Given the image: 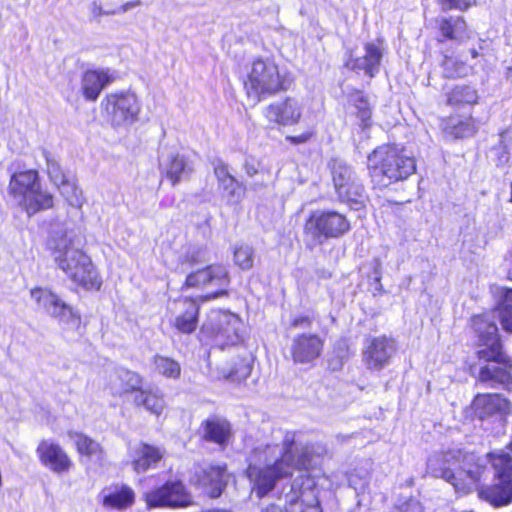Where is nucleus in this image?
<instances>
[{"instance_id": "f257e3e1", "label": "nucleus", "mask_w": 512, "mask_h": 512, "mask_svg": "<svg viewBox=\"0 0 512 512\" xmlns=\"http://www.w3.org/2000/svg\"><path fill=\"white\" fill-rule=\"evenodd\" d=\"M274 441L258 443L248 455L247 475L255 482L257 494L263 497L274 489L277 481L293 471L313 469L327 453L320 442H304L296 431H280Z\"/></svg>"}, {"instance_id": "f03ea898", "label": "nucleus", "mask_w": 512, "mask_h": 512, "mask_svg": "<svg viewBox=\"0 0 512 512\" xmlns=\"http://www.w3.org/2000/svg\"><path fill=\"white\" fill-rule=\"evenodd\" d=\"M500 318L503 328L512 332V289L508 290L497 312L475 316L472 320L478 337L477 361L470 371L479 382L490 387L507 386L511 383L512 361L504 352L496 319Z\"/></svg>"}, {"instance_id": "7ed1b4c3", "label": "nucleus", "mask_w": 512, "mask_h": 512, "mask_svg": "<svg viewBox=\"0 0 512 512\" xmlns=\"http://www.w3.org/2000/svg\"><path fill=\"white\" fill-rule=\"evenodd\" d=\"M70 223L54 222L51 224L48 245L53 251V258L66 276L85 289H99L101 280L91 259L82 250L74 248V233Z\"/></svg>"}, {"instance_id": "20e7f679", "label": "nucleus", "mask_w": 512, "mask_h": 512, "mask_svg": "<svg viewBox=\"0 0 512 512\" xmlns=\"http://www.w3.org/2000/svg\"><path fill=\"white\" fill-rule=\"evenodd\" d=\"M426 470L432 477L452 485L456 492L467 494L480 482L486 467L475 454L450 448L431 455Z\"/></svg>"}, {"instance_id": "39448f33", "label": "nucleus", "mask_w": 512, "mask_h": 512, "mask_svg": "<svg viewBox=\"0 0 512 512\" xmlns=\"http://www.w3.org/2000/svg\"><path fill=\"white\" fill-rule=\"evenodd\" d=\"M367 168L374 186L385 188L412 175L416 171V163L403 150L382 145L368 155Z\"/></svg>"}, {"instance_id": "423d86ee", "label": "nucleus", "mask_w": 512, "mask_h": 512, "mask_svg": "<svg viewBox=\"0 0 512 512\" xmlns=\"http://www.w3.org/2000/svg\"><path fill=\"white\" fill-rule=\"evenodd\" d=\"M493 471L494 484L481 491V494L494 506H504L512 502V456L504 451L487 454Z\"/></svg>"}, {"instance_id": "0eeeda50", "label": "nucleus", "mask_w": 512, "mask_h": 512, "mask_svg": "<svg viewBox=\"0 0 512 512\" xmlns=\"http://www.w3.org/2000/svg\"><path fill=\"white\" fill-rule=\"evenodd\" d=\"M332 181L339 200L353 210L364 207L366 191L354 169L344 160L334 158L329 162Z\"/></svg>"}, {"instance_id": "6e6552de", "label": "nucleus", "mask_w": 512, "mask_h": 512, "mask_svg": "<svg viewBox=\"0 0 512 512\" xmlns=\"http://www.w3.org/2000/svg\"><path fill=\"white\" fill-rule=\"evenodd\" d=\"M290 84L291 81L288 78L280 75L278 67L274 62L258 59L252 64L245 86L248 94L260 97L287 90Z\"/></svg>"}, {"instance_id": "1a4fd4ad", "label": "nucleus", "mask_w": 512, "mask_h": 512, "mask_svg": "<svg viewBox=\"0 0 512 512\" xmlns=\"http://www.w3.org/2000/svg\"><path fill=\"white\" fill-rule=\"evenodd\" d=\"M351 229L344 214L335 210H316L307 219L304 231L314 244H322L330 238H339Z\"/></svg>"}, {"instance_id": "9d476101", "label": "nucleus", "mask_w": 512, "mask_h": 512, "mask_svg": "<svg viewBox=\"0 0 512 512\" xmlns=\"http://www.w3.org/2000/svg\"><path fill=\"white\" fill-rule=\"evenodd\" d=\"M242 328L243 323L237 315L222 310H211L201 331L223 348L242 340Z\"/></svg>"}, {"instance_id": "9b49d317", "label": "nucleus", "mask_w": 512, "mask_h": 512, "mask_svg": "<svg viewBox=\"0 0 512 512\" xmlns=\"http://www.w3.org/2000/svg\"><path fill=\"white\" fill-rule=\"evenodd\" d=\"M102 105L113 127L128 126L138 120L141 103L130 91L108 94Z\"/></svg>"}, {"instance_id": "f8f14e48", "label": "nucleus", "mask_w": 512, "mask_h": 512, "mask_svg": "<svg viewBox=\"0 0 512 512\" xmlns=\"http://www.w3.org/2000/svg\"><path fill=\"white\" fill-rule=\"evenodd\" d=\"M144 498L148 509L185 507L191 503L185 486L180 481H168L145 493Z\"/></svg>"}, {"instance_id": "ddd939ff", "label": "nucleus", "mask_w": 512, "mask_h": 512, "mask_svg": "<svg viewBox=\"0 0 512 512\" xmlns=\"http://www.w3.org/2000/svg\"><path fill=\"white\" fill-rule=\"evenodd\" d=\"M396 349V342L391 337H371L365 343L363 362L368 369L380 371L390 364Z\"/></svg>"}, {"instance_id": "4468645a", "label": "nucleus", "mask_w": 512, "mask_h": 512, "mask_svg": "<svg viewBox=\"0 0 512 512\" xmlns=\"http://www.w3.org/2000/svg\"><path fill=\"white\" fill-rule=\"evenodd\" d=\"M510 408V401L498 393H478L471 403L473 415L480 420H501Z\"/></svg>"}, {"instance_id": "2eb2a0df", "label": "nucleus", "mask_w": 512, "mask_h": 512, "mask_svg": "<svg viewBox=\"0 0 512 512\" xmlns=\"http://www.w3.org/2000/svg\"><path fill=\"white\" fill-rule=\"evenodd\" d=\"M185 284L187 287L218 286L222 289L207 298H217L227 294L226 287L229 284V274L222 265H209L187 275Z\"/></svg>"}, {"instance_id": "dca6fc26", "label": "nucleus", "mask_w": 512, "mask_h": 512, "mask_svg": "<svg viewBox=\"0 0 512 512\" xmlns=\"http://www.w3.org/2000/svg\"><path fill=\"white\" fill-rule=\"evenodd\" d=\"M364 55L359 57H350L346 62V67L353 71H363L369 78L374 77L380 70L381 61L384 52V42L382 39L367 42L364 45Z\"/></svg>"}, {"instance_id": "f3484780", "label": "nucleus", "mask_w": 512, "mask_h": 512, "mask_svg": "<svg viewBox=\"0 0 512 512\" xmlns=\"http://www.w3.org/2000/svg\"><path fill=\"white\" fill-rule=\"evenodd\" d=\"M263 114L269 122L282 126H291L299 122L302 115V107L296 99L287 97L283 101L271 103L265 107Z\"/></svg>"}, {"instance_id": "a211bd4d", "label": "nucleus", "mask_w": 512, "mask_h": 512, "mask_svg": "<svg viewBox=\"0 0 512 512\" xmlns=\"http://www.w3.org/2000/svg\"><path fill=\"white\" fill-rule=\"evenodd\" d=\"M324 341L317 334H300L293 338L290 353L294 363L309 364L323 350Z\"/></svg>"}, {"instance_id": "6ab92c4d", "label": "nucleus", "mask_w": 512, "mask_h": 512, "mask_svg": "<svg viewBox=\"0 0 512 512\" xmlns=\"http://www.w3.org/2000/svg\"><path fill=\"white\" fill-rule=\"evenodd\" d=\"M36 452L40 462L55 473L67 472L72 462L60 445L50 441L42 440Z\"/></svg>"}, {"instance_id": "aec40b11", "label": "nucleus", "mask_w": 512, "mask_h": 512, "mask_svg": "<svg viewBox=\"0 0 512 512\" xmlns=\"http://www.w3.org/2000/svg\"><path fill=\"white\" fill-rule=\"evenodd\" d=\"M31 297L40 309H43L55 318H69L74 315L72 307L67 305L56 294L48 289H32Z\"/></svg>"}, {"instance_id": "412c9836", "label": "nucleus", "mask_w": 512, "mask_h": 512, "mask_svg": "<svg viewBox=\"0 0 512 512\" xmlns=\"http://www.w3.org/2000/svg\"><path fill=\"white\" fill-rule=\"evenodd\" d=\"M163 456V449L144 442H139L130 448L132 467L137 473H143L149 469L156 468Z\"/></svg>"}, {"instance_id": "4be33fe9", "label": "nucleus", "mask_w": 512, "mask_h": 512, "mask_svg": "<svg viewBox=\"0 0 512 512\" xmlns=\"http://www.w3.org/2000/svg\"><path fill=\"white\" fill-rule=\"evenodd\" d=\"M142 377L123 367L115 368L109 375L108 386L113 395L121 396L141 389Z\"/></svg>"}, {"instance_id": "5701e85b", "label": "nucleus", "mask_w": 512, "mask_h": 512, "mask_svg": "<svg viewBox=\"0 0 512 512\" xmlns=\"http://www.w3.org/2000/svg\"><path fill=\"white\" fill-rule=\"evenodd\" d=\"M229 473L225 465H211L202 470L199 482L211 498L221 496L229 481Z\"/></svg>"}, {"instance_id": "b1692460", "label": "nucleus", "mask_w": 512, "mask_h": 512, "mask_svg": "<svg viewBox=\"0 0 512 512\" xmlns=\"http://www.w3.org/2000/svg\"><path fill=\"white\" fill-rule=\"evenodd\" d=\"M102 505L108 509L124 510L132 506L135 501V493L131 487L125 484H115L105 487L101 491Z\"/></svg>"}, {"instance_id": "393cba45", "label": "nucleus", "mask_w": 512, "mask_h": 512, "mask_svg": "<svg viewBox=\"0 0 512 512\" xmlns=\"http://www.w3.org/2000/svg\"><path fill=\"white\" fill-rule=\"evenodd\" d=\"M114 81L109 70H87L82 77L81 88L87 100L95 101L101 91Z\"/></svg>"}, {"instance_id": "a878e982", "label": "nucleus", "mask_w": 512, "mask_h": 512, "mask_svg": "<svg viewBox=\"0 0 512 512\" xmlns=\"http://www.w3.org/2000/svg\"><path fill=\"white\" fill-rule=\"evenodd\" d=\"M202 438L207 442H213L221 447L227 445L231 436L230 423L217 416L206 419L202 425Z\"/></svg>"}, {"instance_id": "bb28decb", "label": "nucleus", "mask_w": 512, "mask_h": 512, "mask_svg": "<svg viewBox=\"0 0 512 512\" xmlns=\"http://www.w3.org/2000/svg\"><path fill=\"white\" fill-rule=\"evenodd\" d=\"M302 491L299 489L297 480H295L289 493H286L282 498L280 497L279 502H283L285 512H322L319 500L314 496L311 500L301 499Z\"/></svg>"}, {"instance_id": "cd10ccee", "label": "nucleus", "mask_w": 512, "mask_h": 512, "mask_svg": "<svg viewBox=\"0 0 512 512\" xmlns=\"http://www.w3.org/2000/svg\"><path fill=\"white\" fill-rule=\"evenodd\" d=\"M167 179L172 185L187 179L193 172L192 163L184 156L178 153L171 154L161 163Z\"/></svg>"}, {"instance_id": "c85d7f7f", "label": "nucleus", "mask_w": 512, "mask_h": 512, "mask_svg": "<svg viewBox=\"0 0 512 512\" xmlns=\"http://www.w3.org/2000/svg\"><path fill=\"white\" fill-rule=\"evenodd\" d=\"M182 311L175 317L173 326L184 334H191L198 326L199 305L195 300L185 298L179 302Z\"/></svg>"}, {"instance_id": "c756f323", "label": "nucleus", "mask_w": 512, "mask_h": 512, "mask_svg": "<svg viewBox=\"0 0 512 512\" xmlns=\"http://www.w3.org/2000/svg\"><path fill=\"white\" fill-rule=\"evenodd\" d=\"M38 173L35 170L15 172L11 175L9 182V193L18 201L39 187Z\"/></svg>"}, {"instance_id": "7c9ffc66", "label": "nucleus", "mask_w": 512, "mask_h": 512, "mask_svg": "<svg viewBox=\"0 0 512 512\" xmlns=\"http://www.w3.org/2000/svg\"><path fill=\"white\" fill-rule=\"evenodd\" d=\"M19 205L26 211L28 216H32L37 212L49 209L53 206V196L41 190L40 186L18 201Z\"/></svg>"}, {"instance_id": "2f4dec72", "label": "nucleus", "mask_w": 512, "mask_h": 512, "mask_svg": "<svg viewBox=\"0 0 512 512\" xmlns=\"http://www.w3.org/2000/svg\"><path fill=\"white\" fill-rule=\"evenodd\" d=\"M436 23L445 39L463 41L467 38V27L463 17H439Z\"/></svg>"}, {"instance_id": "473e14b6", "label": "nucleus", "mask_w": 512, "mask_h": 512, "mask_svg": "<svg viewBox=\"0 0 512 512\" xmlns=\"http://www.w3.org/2000/svg\"><path fill=\"white\" fill-rule=\"evenodd\" d=\"M134 404L138 407H144L147 411L159 415L164 409L165 402L157 392L142 388L134 395Z\"/></svg>"}, {"instance_id": "72a5a7b5", "label": "nucleus", "mask_w": 512, "mask_h": 512, "mask_svg": "<svg viewBox=\"0 0 512 512\" xmlns=\"http://www.w3.org/2000/svg\"><path fill=\"white\" fill-rule=\"evenodd\" d=\"M448 104L453 106L473 105L478 101L477 90L468 85L456 86L448 95Z\"/></svg>"}, {"instance_id": "f704fd0d", "label": "nucleus", "mask_w": 512, "mask_h": 512, "mask_svg": "<svg viewBox=\"0 0 512 512\" xmlns=\"http://www.w3.org/2000/svg\"><path fill=\"white\" fill-rule=\"evenodd\" d=\"M350 357L349 347L345 342H337L333 350L329 353L327 358V366L330 371L337 372L342 370L344 364Z\"/></svg>"}, {"instance_id": "c9c22d12", "label": "nucleus", "mask_w": 512, "mask_h": 512, "mask_svg": "<svg viewBox=\"0 0 512 512\" xmlns=\"http://www.w3.org/2000/svg\"><path fill=\"white\" fill-rule=\"evenodd\" d=\"M155 370L167 378L177 379L181 373L180 364L172 358L156 355L153 360Z\"/></svg>"}, {"instance_id": "e433bc0d", "label": "nucleus", "mask_w": 512, "mask_h": 512, "mask_svg": "<svg viewBox=\"0 0 512 512\" xmlns=\"http://www.w3.org/2000/svg\"><path fill=\"white\" fill-rule=\"evenodd\" d=\"M442 67L446 78L465 77L470 71V67L466 63L447 55L444 56Z\"/></svg>"}, {"instance_id": "4c0bfd02", "label": "nucleus", "mask_w": 512, "mask_h": 512, "mask_svg": "<svg viewBox=\"0 0 512 512\" xmlns=\"http://www.w3.org/2000/svg\"><path fill=\"white\" fill-rule=\"evenodd\" d=\"M56 186L72 207L80 208L83 205L84 199L82 191L76 186L74 182L66 179L64 183L58 184Z\"/></svg>"}, {"instance_id": "58836bf2", "label": "nucleus", "mask_w": 512, "mask_h": 512, "mask_svg": "<svg viewBox=\"0 0 512 512\" xmlns=\"http://www.w3.org/2000/svg\"><path fill=\"white\" fill-rule=\"evenodd\" d=\"M43 155L47 164V173L49 175L50 180L55 184L64 183L67 179L64 172L61 169L58 161L50 155L46 150L43 151Z\"/></svg>"}, {"instance_id": "ea45409f", "label": "nucleus", "mask_w": 512, "mask_h": 512, "mask_svg": "<svg viewBox=\"0 0 512 512\" xmlns=\"http://www.w3.org/2000/svg\"><path fill=\"white\" fill-rule=\"evenodd\" d=\"M234 261L243 270L253 267V249L248 245H241L234 251Z\"/></svg>"}, {"instance_id": "a19ab883", "label": "nucleus", "mask_w": 512, "mask_h": 512, "mask_svg": "<svg viewBox=\"0 0 512 512\" xmlns=\"http://www.w3.org/2000/svg\"><path fill=\"white\" fill-rule=\"evenodd\" d=\"M74 435L75 443L79 453L91 456L99 451L100 446L96 441L92 440L84 434L75 433Z\"/></svg>"}, {"instance_id": "79ce46f5", "label": "nucleus", "mask_w": 512, "mask_h": 512, "mask_svg": "<svg viewBox=\"0 0 512 512\" xmlns=\"http://www.w3.org/2000/svg\"><path fill=\"white\" fill-rule=\"evenodd\" d=\"M370 481V476L367 471L355 470L348 476L349 486L352 487L357 493L364 492Z\"/></svg>"}, {"instance_id": "37998d69", "label": "nucleus", "mask_w": 512, "mask_h": 512, "mask_svg": "<svg viewBox=\"0 0 512 512\" xmlns=\"http://www.w3.org/2000/svg\"><path fill=\"white\" fill-rule=\"evenodd\" d=\"M219 186L227 192L229 201L238 202L243 195V188L234 177L224 180Z\"/></svg>"}, {"instance_id": "c03bdc74", "label": "nucleus", "mask_w": 512, "mask_h": 512, "mask_svg": "<svg viewBox=\"0 0 512 512\" xmlns=\"http://www.w3.org/2000/svg\"><path fill=\"white\" fill-rule=\"evenodd\" d=\"M508 132L502 131L499 134L498 145L493 148L497 155V165H504L509 161V152L507 151L506 137Z\"/></svg>"}, {"instance_id": "a18cd8bd", "label": "nucleus", "mask_w": 512, "mask_h": 512, "mask_svg": "<svg viewBox=\"0 0 512 512\" xmlns=\"http://www.w3.org/2000/svg\"><path fill=\"white\" fill-rule=\"evenodd\" d=\"M251 370L252 368L248 363L241 361L236 368L230 371L228 374V379H230L232 382L240 383L250 375Z\"/></svg>"}, {"instance_id": "49530a36", "label": "nucleus", "mask_w": 512, "mask_h": 512, "mask_svg": "<svg viewBox=\"0 0 512 512\" xmlns=\"http://www.w3.org/2000/svg\"><path fill=\"white\" fill-rule=\"evenodd\" d=\"M392 512H424V508L419 500L409 498L403 503L395 506Z\"/></svg>"}, {"instance_id": "de8ad7c7", "label": "nucleus", "mask_w": 512, "mask_h": 512, "mask_svg": "<svg viewBox=\"0 0 512 512\" xmlns=\"http://www.w3.org/2000/svg\"><path fill=\"white\" fill-rule=\"evenodd\" d=\"M438 3L444 12L452 9L466 10L471 6V0H438Z\"/></svg>"}, {"instance_id": "09e8293b", "label": "nucleus", "mask_w": 512, "mask_h": 512, "mask_svg": "<svg viewBox=\"0 0 512 512\" xmlns=\"http://www.w3.org/2000/svg\"><path fill=\"white\" fill-rule=\"evenodd\" d=\"M90 13L94 19H98L103 15H115L117 11L116 9H104L101 3L93 1L90 6Z\"/></svg>"}, {"instance_id": "8fccbe9b", "label": "nucleus", "mask_w": 512, "mask_h": 512, "mask_svg": "<svg viewBox=\"0 0 512 512\" xmlns=\"http://www.w3.org/2000/svg\"><path fill=\"white\" fill-rule=\"evenodd\" d=\"M205 249L203 247L189 249L185 255L186 261L197 264L204 260Z\"/></svg>"}, {"instance_id": "3c124183", "label": "nucleus", "mask_w": 512, "mask_h": 512, "mask_svg": "<svg viewBox=\"0 0 512 512\" xmlns=\"http://www.w3.org/2000/svg\"><path fill=\"white\" fill-rule=\"evenodd\" d=\"M214 173L218 180V183L221 184L226 179H231L233 176L229 173L227 165L221 161H218L214 165Z\"/></svg>"}, {"instance_id": "603ef678", "label": "nucleus", "mask_w": 512, "mask_h": 512, "mask_svg": "<svg viewBox=\"0 0 512 512\" xmlns=\"http://www.w3.org/2000/svg\"><path fill=\"white\" fill-rule=\"evenodd\" d=\"M312 136V132H304L297 136H286V140L294 145L306 143Z\"/></svg>"}, {"instance_id": "864d4df0", "label": "nucleus", "mask_w": 512, "mask_h": 512, "mask_svg": "<svg viewBox=\"0 0 512 512\" xmlns=\"http://www.w3.org/2000/svg\"><path fill=\"white\" fill-rule=\"evenodd\" d=\"M312 320L308 316H300L293 319L291 326L293 328H309Z\"/></svg>"}, {"instance_id": "5fc2aeb1", "label": "nucleus", "mask_w": 512, "mask_h": 512, "mask_svg": "<svg viewBox=\"0 0 512 512\" xmlns=\"http://www.w3.org/2000/svg\"><path fill=\"white\" fill-rule=\"evenodd\" d=\"M260 512H285V508L283 506V503H269L265 506H263L260 510Z\"/></svg>"}, {"instance_id": "6e6d98bb", "label": "nucleus", "mask_w": 512, "mask_h": 512, "mask_svg": "<svg viewBox=\"0 0 512 512\" xmlns=\"http://www.w3.org/2000/svg\"><path fill=\"white\" fill-rule=\"evenodd\" d=\"M139 5H141V1L140 0L129 1V2H126L125 4H123L116 11H117V14H119V13H126L130 9L135 8V7L139 6Z\"/></svg>"}, {"instance_id": "4d7b16f0", "label": "nucleus", "mask_w": 512, "mask_h": 512, "mask_svg": "<svg viewBox=\"0 0 512 512\" xmlns=\"http://www.w3.org/2000/svg\"><path fill=\"white\" fill-rule=\"evenodd\" d=\"M360 102H361V106L359 107L360 117L362 118V120H366V119L370 118V110L367 107L366 101L361 99Z\"/></svg>"}, {"instance_id": "13d9d810", "label": "nucleus", "mask_w": 512, "mask_h": 512, "mask_svg": "<svg viewBox=\"0 0 512 512\" xmlns=\"http://www.w3.org/2000/svg\"><path fill=\"white\" fill-rule=\"evenodd\" d=\"M244 169L248 176L253 177L258 173V169L253 162L246 161L244 164Z\"/></svg>"}, {"instance_id": "bf43d9fd", "label": "nucleus", "mask_w": 512, "mask_h": 512, "mask_svg": "<svg viewBox=\"0 0 512 512\" xmlns=\"http://www.w3.org/2000/svg\"><path fill=\"white\" fill-rule=\"evenodd\" d=\"M463 126H464V124L461 123V125L459 127H457V129H459V130L461 129V132H459V131L456 132V136L457 137H463V136L467 135L470 132L468 124L465 125L464 129H462Z\"/></svg>"}, {"instance_id": "052dcab7", "label": "nucleus", "mask_w": 512, "mask_h": 512, "mask_svg": "<svg viewBox=\"0 0 512 512\" xmlns=\"http://www.w3.org/2000/svg\"><path fill=\"white\" fill-rule=\"evenodd\" d=\"M470 52H471V56H472L473 58L478 57V52H477V50H476V49H471V51H470Z\"/></svg>"}, {"instance_id": "680f3d73", "label": "nucleus", "mask_w": 512, "mask_h": 512, "mask_svg": "<svg viewBox=\"0 0 512 512\" xmlns=\"http://www.w3.org/2000/svg\"><path fill=\"white\" fill-rule=\"evenodd\" d=\"M509 448L512 451V442L510 443Z\"/></svg>"}]
</instances>
